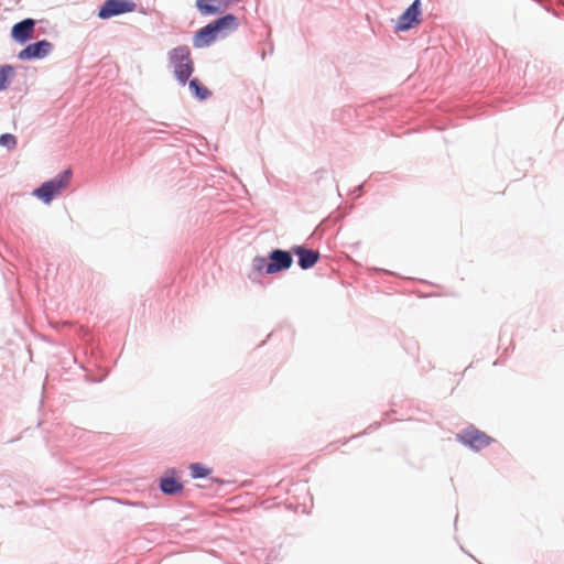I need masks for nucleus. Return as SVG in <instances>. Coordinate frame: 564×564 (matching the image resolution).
Instances as JSON below:
<instances>
[{"mask_svg":"<svg viewBox=\"0 0 564 564\" xmlns=\"http://www.w3.org/2000/svg\"><path fill=\"white\" fill-rule=\"evenodd\" d=\"M160 488L166 495H176L183 490L182 484L173 477L161 479Z\"/></svg>","mask_w":564,"mask_h":564,"instance_id":"obj_12","label":"nucleus"},{"mask_svg":"<svg viewBox=\"0 0 564 564\" xmlns=\"http://www.w3.org/2000/svg\"><path fill=\"white\" fill-rule=\"evenodd\" d=\"M170 66L177 80L185 85L194 70L191 51L187 46H177L169 52Z\"/></svg>","mask_w":564,"mask_h":564,"instance_id":"obj_2","label":"nucleus"},{"mask_svg":"<svg viewBox=\"0 0 564 564\" xmlns=\"http://www.w3.org/2000/svg\"><path fill=\"white\" fill-rule=\"evenodd\" d=\"M238 20L232 14L221 17L214 22L200 29L193 39L195 47L202 48L212 44L219 36H225L229 32L236 30Z\"/></svg>","mask_w":564,"mask_h":564,"instance_id":"obj_1","label":"nucleus"},{"mask_svg":"<svg viewBox=\"0 0 564 564\" xmlns=\"http://www.w3.org/2000/svg\"><path fill=\"white\" fill-rule=\"evenodd\" d=\"M240 0H196V7L203 15H214L227 10Z\"/></svg>","mask_w":564,"mask_h":564,"instance_id":"obj_9","label":"nucleus"},{"mask_svg":"<svg viewBox=\"0 0 564 564\" xmlns=\"http://www.w3.org/2000/svg\"><path fill=\"white\" fill-rule=\"evenodd\" d=\"M270 262L267 267V274H274L291 268L293 259L291 252L280 249L273 250L269 256Z\"/></svg>","mask_w":564,"mask_h":564,"instance_id":"obj_7","label":"nucleus"},{"mask_svg":"<svg viewBox=\"0 0 564 564\" xmlns=\"http://www.w3.org/2000/svg\"><path fill=\"white\" fill-rule=\"evenodd\" d=\"M70 177L72 171L65 170L53 180L43 183L33 192V195L43 200L45 204H48L55 196L61 194V192L68 186Z\"/></svg>","mask_w":564,"mask_h":564,"instance_id":"obj_3","label":"nucleus"},{"mask_svg":"<svg viewBox=\"0 0 564 564\" xmlns=\"http://www.w3.org/2000/svg\"><path fill=\"white\" fill-rule=\"evenodd\" d=\"M53 45L51 42L42 40L24 47L22 51L19 52L18 57L21 61L43 58L50 54Z\"/></svg>","mask_w":564,"mask_h":564,"instance_id":"obj_8","label":"nucleus"},{"mask_svg":"<svg viewBox=\"0 0 564 564\" xmlns=\"http://www.w3.org/2000/svg\"><path fill=\"white\" fill-rule=\"evenodd\" d=\"M0 144L8 149H13L17 145V139L13 134L4 133L0 135Z\"/></svg>","mask_w":564,"mask_h":564,"instance_id":"obj_17","label":"nucleus"},{"mask_svg":"<svg viewBox=\"0 0 564 564\" xmlns=\"http://www.w3.org/2000/svg\"><path fill=\"white\" fill-rule=\"evenodd\" d=\"M292 252L299 258V265L306 270L316 264L319 259V252L312 249H306L302 246H295L292 248Z\"/></svg>","mask_w":564,"mask_h":564,"instance_id":"obj_11","label":"nucleus"},{"mask_svg":"<svg viewBox=\"0 0 564 564\" xmlns=\"http://www.w3.org/2000/svg\"><path fill=\"white\" fill-rule=\"evenodd\" d=\"M14 75V68L11 65H0V91L7 89L9 79Z\"/></svg>","mask_w":564,"mask_h":564,"instance_id":"obj_13","label":"nucleus"},{"mask_svg":"<svg viewBox=\"0 0 564 564\" xmlns=\"http://www.w3.org/2000/svg\"><path fill=\"white\" fill-rule=\"evenodd\" d=\"M135 8L137 4L132 0H106L98 12V17L107 20L115 15L132 12Z\"/></svg>","mask_w":564,"mask_h":564,"instance_id":"obj_5","label":"nucleus"},{"mask_svg":"<svg viewBox=\"0 0 564 564\" xmlns=\"http://www.w3.org/2000/svg\"><path fill=\"white\" fill-rule=\"evenodd\" d=\"M268 261L264 257H260V256H257L252 259V269L253 271H256L257 273H267V267H268Z\"/></svg>","mask_w":564,"mask_h":564,"instance_id":"obj_16","label":"nucleus"},{"mask_svg":"<svg viewBox=\"0 0 564 564\" xmlns=\"http://www.w3.org/2000/svg\"><path fill=\"white\" fill-rule=\"evenodd\" d=\"M35 33V21L33 19H25L19 23H15L11 29V37L20 43L24 44L34 37Z\"/></svg>","mask_w":564,"mask_h":564,"instance_id":"obj_10","label":"nucleus"},{"mask_svg":"<svg viewBox=\"0 0 564 564\" xmlns=\"http://www.w3.org/2000/svg\"><path fill=\"white\" fill-rule=\"evenodd\" d=\"M189 469L194 478H204L208 476L212 471L209 468L198 463L192 464Z\"/></svg>","mask_w":564,"mask_h":564,"instance_id":"obj_15","label":"nucleus"},{"mask_svg":"<svg viewBox=\"0 0 564 564\" xmlns=\"http://www.w3.org/2000/svg\"><path fill=\"white\" fill-rule=\"evenodd\" d=\"M421 0H414L413 3L399 17L397 31H406L420 24L421 22Z\"/></svg>","mask_w":564,"mask_h":564,"instance_id":"obj_6","label":"nucleus"},{"mask_svg":"<svg viewBox=\"0 0 564 564\" xmlns=\"http://www.w3.org/2000/svg\"><path fill=\"white\" fill-rule=\"evenodd\" d=\"M457 440L475 451L487 447L492 441L490 436L473 426L457 434Z\"/></svg>","mask_w":564,"mask_h":564,"instance_id":"obj_4","label":"nucleus"},{"mask_svg":"<svg viewBox=\"0 0 564 564\" xmlns=\"http://www.w3.org/2000/svg\"><path fill=\"white\" fill-rule=\"evenodd\" d=\"M189 88L193 94L200 100L206 99L209 96V90L203 86L197 79L189 82Z\"/></svg>","mask_w":564,"mask_h":564,"instance_id":"obj_14","label":"nucleus"}]
</instances>
